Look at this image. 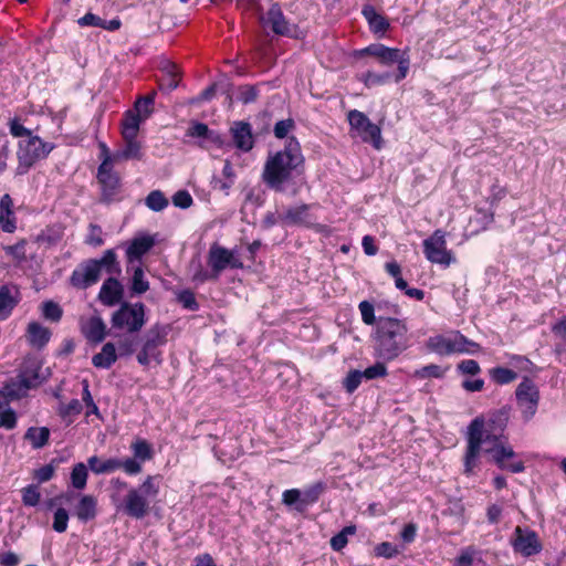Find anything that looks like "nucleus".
Here are the masks:
<instances>
[{"mask_svg":"<svg viewBox=\"0 0 566 566\" xmlns=\"http://www.w3.org/2000/svg\"><path fill=\"white\" fill-rule=\"evenodd\" d=\"M490 376L499 385H506L517 378V374L506 367H494L490 370Z\"/></svg>","mask_w":566,"mask_h":566,"instance_id":"43","label":"nucleus"},{"mask_svg":"<svg viewBox=\"0 0 566 566\" xmlns=\"http://www.w3.org/2000/svg\"><path fill=\"white\" fill-rule=\"evenodd\" d=\"M510 412L511 407L504 406L493 411L486 422L482 417H476L470 422L463 458L464 474L471 475L474 472L479 465L481 452L489 455V461L500 470L511 473H521L525 470L524 462L517 459L516 452L504 434Z\"/></svg>","mask_w":566,"mask_h":566,"instance_id":"1","label":"nucleus"},{"mask_svg":"<svg viewBox=\"0 0 566 566\" xmlns=\"http://www.w3.org/2000/svg\"><path fill=\"white\" fill-rule=\"evenodd\" d=\"M232 137L231 146H235L243 153L250 151L254 146V137L252 134L251 124L244 120L233 122L230 127Z\"/></svg>","mask_w":566,"mask_h":566,"instance_id":"18","label":"nucleus"},{"mask_svg":"<svg viewBox=\"0 0 566 566\" xmlns=\"http://www.w3.org/2000/svg\"><path fill=\"white\" fill-rule=\"evenodd\" d=\"M96 178L101 185L99 202L109 205L115 200V197L120 189V178L113 169V166L107 167L106 159L98 166Z\"/></svg>","mask_w":566,"mask_h":566,"instance_id":"14","label":"nucleus"},{"mask_svg":"<svg viewBox=\"0 0 566 566\" xmlns=\"http://www.w3.org/2000/svg\"><path fill=\"white\" fill-rule=\"evenodd\" d=\"M364 378L366 379H376L379 377H385L387 375V367L382 361H377L373 366H369L364 371Z\"/></svg>","mask_w":566,"mask_h":566,"instance_id":"62","label":"nucleus"},{"mask_svg":"<svg viewBox=\"0 0 566 566\" xmlns=\"http://www.w3.org/2000/svg\"><path fill=\"white\" fill-rule=\"evenodd\" d=\"M83 392H82V399L84 403L87 406L88 410L86 411V416L90 415H96L99 416L98 407L95 405L93 397L91 395V391L88 389V382L87 380L83 381Z\"/></svg>","mask_w":566,"mask_h":566,"instance_id":"60","label":"nucleus"},{"mask_svg":"<svg viewBox=\"0 0 566 566\" xmlns=\"http://www.w3.org/2000/svg\"><path fill=\"white\" fill-rule=\"evenodd\" d=\"M39 369L38 366L22 367L19 374L8 379L0 389V400L10 405L11 401L25 397L30 389L41 384Z\"/></svg>","mask_w":566,"mask_h":566,"instance_id":"6","label":"nucleus"},{"mask_svg":"<svg viewBox=\"0 0 566 566\" xmlns=\"http://www.w3.org/2000/svg\"><path fill=\"white\" fill-rule=\"evenodd\" d=\"M350 132L358 136L361 142L371 144L377 150L381 149L384 140L381 128L371 123L366 114L358 109H352L347 113Z\"/></svg>","mask_w":566,"mask_h":566,"instance_id":"9","label":"nucleus"},{"mask_svg":"<svg viewBox=\"0 0 566 566\" xmlns=\"http://www.w3.org/2000/svg\"><path fill=\"white\" fill-rule=\"evenodd\" d=\"M364 378L363 371L359 370H350L346 378L344 379V388L348 394H353L360 385L361 379Z\"/></svg>","mask_w":566,"mask_h":566,"instance_id":"53","label":"nucleus"},{"mask_svg":"<svg viewBox=\"0 0 566 566\" xmlns=\"http://www.w3.org/2000/svg\"><path fill=\"white\" fill-rule=\"evenodd\" d=\"M125 140V147L117 151L115 155H114V158L116 159H125V160H129V159H142L143 157V153H142V146H140V143L137 142L136 137H132V138H124Z\"/></svg>","mask_w":566,"mask_h":566,"instance_id":"35","label":"nucleus"},{"mask_svg":"<svg viewBox=\"0 0 566 566\" xmlns=\"http://www.w3.org/2000/svg\"><path fill=\"white\" fill-rule=\"evenodd\" d=\"M124 296L122 283L114 276L106 279L99 290L98 300L105 306H115Z\"/></svg>","mask_w":566,"mask_h":566,"instance_id":"19","label":"nucleus"},{"mask_svg":"<svg viewBox=\"0 0 566 566\" xmlns=\"http://www.w3.org/2000/svg\"><path fill=\"white\" fill-rule=\"evenodd\" d=\"M222 175L227 179V181H223V180L214 177L212 180L213 188L222 190V191H228L231 188V186L233 185L234 177H235L234 169L229 159H227L224 161Z\"/></svg>","mask_w":566,"mask_h":566,"instance_id":"39","label":"nucleus"},{"mask_svg":"<svg viewBox=\"0 0 566 566\" xmlns=\"http://www.w3.org/2000/svg\"><path fill=\"white\" fill-rule=\"evenodd\" d=\"M363 15L367 20L371 32L385 33L388 30V20L382 14L378 13L373 6L364 7Z\"/></svg>","mask_w":566,"mask_h":566,"instance_id":"29","label":"nucleus"},{"mask_svg":"<svg viewBox=\"0 0 566 566\" xmlns=\"http://www.w3.org/2000/svg\"><path fill=\"white\" fill-rule=\"evenodd\" d=\"M54 145L42 140L39 136H30L19 143L18 159L20 166L31 168L36 161L48 157Z\"/></svg>","mask_w":566,"mask_h":566,"instance_id":"10","label":"nucleus"},{"mask_svg":"<svg viewBox=\"0 0 566 566\" xmlns=\"http://www.w3.org/2000/svg\"><path fill=\"white\" fill-rule=\"evenodd\" d=\"M375 340L376 356L385 361L394 360L409 347L406 322L394 317L379 316Z\"/></svg>","mask_w":566,"mask_h":566,"instance_id":"3","label":"nucleus"},{"mask_svg":"<svg viewBox=\"0 0 566 566\" xmlns=\"http://www.w3.org/2000/svg\"><path fill=\"white\" fill-rule=\"evenodd\" d=\"M10 134L13 137H30L32 135L31 130L24 127L18 118H13L9 122Z\"/></svg>","mask_w":566,"mask_h":566,"instance_id":"64","label":"nucleus"},{"mask_svg":"<svg viewBox=\"0 0 566 566\" xmlns=\"http://www.w3.org/2000/svg\"><path fill=\"white\" fill-rule=\"evenodd\" d=\"M358 307L361 314V319L366 325H377V319L375 317V307L370 302L361 301Z\"/></svg>","mask_w":566,"mask_h":566,"instance_id":"56","label":"nucleus"},{"mask_svg":"<svg viewBox=\"0 0 566 566\" xmlns=\"http://www.w3.org/2000/svg\"><path fill=\"white\" fill-rule=\"evenodd\" d=\"M515 396L517 405L521 408L523 419L525 421L531 420L536 413L539 401V391L534 381L528 377H525L517 386Z\"/></svg>","mask_w":566,"mask_h":566,"instance_id":"12","label":"nucleus"},{"mask_svg":"<svg viewBox=\"0 0 566 566\" xmlns=\"http://www.w3.org/2000/svg\"><path fill=\"white\" fill-rule=\"evenodd\" d=\"M117 345L119 356H130L136 348V338L133 334L124 335L118 339Z\"/></svg>","mask_w":566,"mask_h":566,"instance_id":"49","label":"nucleus"},{"mask_svg":"<svg viewBox=\"0 0 566 566\" xmlns=\"http://www.w3.org/2000/svg\"><path fill=\"white\" fill-rule=\"evenodd\" d=\"M146 324V306L142 302H123L112 314V329L125 331L127 334L138 333Z\"/></svg>","mask_w":566,"mask_h":566,"instance_id":"7","label":"nucleus"},{"mask_svg":"<svg viewBox=\"0 0 566 566\" xmlns=\"http://www.w3.org/2000/svg\"><path fill=\"white\" fill-rule=\"evenodd\" d=\"M359 56L365 54L376 56L381 64L390 65L394 63L398 64V71L394 76V81L399 83L403 78H406L409 67H410V57L408 54V49L400 50L388 48L382 44H370L369 46L357 51L356 53Z\"/></svg>","mask_w":566,"mask_h":566,"instance_id":"8","label":"nucleus"},{"mask_svg":"<svg viewBox=\"0 0 566 566\" xmlns=\"http://www.w3.org/2000/svg\"><path fill=\"white\" fill-rule=\"evenodd\" d=\"M356 533V526L355 525H348L345 526L339 533L334 535L331 538V547L335 552H340L348 543V535H354Z\"/></svg>","mask_w":566,"mask_h":566,"instance_id":"44","label":"nucleus"},{"mask_svg":"<svg viewBox=\"0 0 566 566\" xmlns=\"http://www.w3.org/2000/svg\"><path fill=\"white\" fill-rule=\"evenodd\" d=\"M52 336L48 327L42 326L39 322H30L27 328V338L29 344L38 349H42L50 342Z\"/></svg>","mask_w":566,"mask_h":566,"instance_id":"23","label":"nucleus"},{"mask_svg":"<svg viewBox=\"0 0 566 566\" xmlns=\"http://www.w3.org/2000/svg\"><path fill=\"white\" fill-rule=\"evenodd\" d=\"M444 373L446 369L441 368L439 365L430 364L416 370L415 375L419 378H442Z\"/></svg>","mask_w":566,"mask_h":566,"instance_id":"50","label":"nucleus"},{"mask_svg":"<svg viewBox=\"0 0 566 566\" xmlns=\"http://www.w3.org/2000/svg\"><path fill=\"white\" fill-rule=\"evenodd\" d=\"M310 206L301 205L297 207H292L286 210V212L281 217V220L286 224H310Z\"/></svg>","mask_w":566,"mask_h":566,"instance_id":"31","label":"nucleus"},{"mask_svg":"<svg viewBox=\"0 0 566 566\" xmlns=\"http://www.w3.org/2000/svg\"><path fill=\"white\" fill-rule=\"evenodd\" d=\"M156 244V239L150 234H142L134 237L127 249L126 258L129 264L135 261H140L142 256L145 255Z\"/></svg>","mask_w":566,"mask_h":566,"instance_id":"20","label":"nucleus"},{"mask_svg":"<svg viewBox=\"0 0 566 566\" xmlns=\"http://www.w3.org/2000/svg\"><path fill=\"white\" fill-rule=\"evenodd\" d=\"M130 450L133 452V458H126L125 460H134L140 467V471L143 470V463L145 461L151 460L154 457V452L151 446L148 441L144 439H136L130 444Z\"/></svg>","mask_w":566,"mask_h":566,"instance_id":"30","label":"nucleus"},{"mask_svg":"<svg viewBox=\"0 0 566 566\" xmlns=\"http://www.w3.org/2000/svg\"><path fill=\"white\" fill-rule=\"evenodd\" d=\"M41 494L34 484H30L22 490V502L27 506H36L40 502Z\"/></svg>","mask_w":566,"mask_h":566,"instance_id":"48","label":"nucleus"},{"mask_svg":"<svg viewBox=\"0 0 566 566\" xmlns=\"http://www.w3.org/2000/svg\"><path fill=\"white\" fill-rule=\"evenodd\" d=\"M77 23L80 25L98 27L108 32L117 31L120 27V20L118 18L105 20L94 13H86L77 20Z\"/></svg>","mask_w":566,"mask_h":566,"instance_id":"28","label":"nucleus"},{"mask_svg":"<svg viewBox=\"0 0 566 566\" xmlns=\"http://www.w3.org/2000/svg\"><path fill=\"white\" fill-rule=\"evenodd\" d=\"M160 475H147L138 488H130L122 503L124 513L133 518L142 520L149 512L148 499L159 494Z\"/></svg>","mask_w":566,"mask_h":566,"instance_id":"4","label":"nucleus"},{"mask_svg":"<svg viewBox=\"0 0 566 566\" xmlns=\"http://www.w3.org/2000/svg\"><path fill=\"white\" fill-rule=\"evenodd\" d=\"M42 315L45 319L56 323L62 318L63 310L57 303L45 301L42 304Z\"/></svg>","mask_w":566,"mask_h":566,"instance_id":"45","label":"nucleus"},{"mask_svg":"<svg viewBox=\"0 0 566 566\" xmlns=\"http://www.w3.org/2000/svg\"><path fill=\"white\" fill-rule=\"evenodd\" d=\"M145 205L148 209L155 212L163 211L169 205L168 199L165 197L164 192L160 190L150 191L145 198Z\"/></svg>","mask_w":566,"mask_h":566,"instance_id":"38","label":"nucleus"},{"mask_svg":"<svg viewBox=\"0 0 566 566\" xmlns=\"http://www.w3.org/2000/svg\"><path fill=\"white\" fill-rule=\"evenodd\" d=\"M177 302L188 311H198L199 303L196 300L195 293L191 290H182L177 294Z\"/></svg>","mask_w":566,"mask_h":566,"instance_id":"46","label":"nucleus"},{"mask_svg":"<svg viewBox=\"0 0 566 566\" xmlns=\"http://www.w3.org/2000/svg\"><path fill=\"white\" fill-rule=\"evenodd\" d=\"M92 260L97 264L99 274L102 273V270H105L109 275H118L122 272L119 262L117 261V255L113 249L106 250L101 259Z\"/></svg>","mask_w":566,"mask_h":566,"instance_id":"32","label":"nucleus"},{"mask_svg":"<svg viewBox=\"0 0 566 566\" xmlns=\"http://www.w3.org/2000/svg\"><path fill=\"white\" fill-rule=\"evenodd\" d=\"M50 439V429L46 427H30L24 440L29 441L33 449H41L48 444Z\"/></svg>","mask_w":566,"mask_h":566,"instance_id":"34","label":"nucleus"},{"mask_svg":"<svg viewBox=\"0 0 566 566\" xmlns=\"http://www.w3.org/2000/svg\"><path fill=\"white\" fill-rule=\"evenodd\" d=\"M232 262V252L218 244H212L208 254V264L212 270V276L219 277L229 263Z\"/></svg>","mask_w":566,"mask_h":566,"instance_id":"21","label":"nucleus"},{"mask_svg":"<svg viewBox=\"0 0 566 566\" xmlns=\"http://www.w3.org/2000/svg\"><path fill=\"white\" fill-rule=\"evenodd\" d=\"M74 513L76 517L83 523L94 520L97 515L96 499L90 494L81 495L80 501L75 506Z\"/></svg>","mask_w":566,"mask_h":566,"instance_id":"25","label":"nucleus"},{"mask_svg":"<svg viewBox=\"0 0 566 566\" xmlns=\"http://www.w3.org/2000/svg\"><path fill=\"white\" fill-rule=\"evenodd\" d=\"M294 126H295V123L292 118L279 120L274 125V129H273L274 136L279 139H283L287 136L290 130L294 128Z\"/></svg>","mask_w":566,"mask_h":566,"instance_id":"57","label":"nucleus"},{"mask_svg":"<svg viewBox=\"0 0 566 566\" xmlns=\"http://www.w3.org/2000/svg\"><path fill=\"white\" fill-rule=\"evenodd\" d=\"M0 227L4 232H14L17 226L13 211H0Z\"/></svg>","mask_w":566,"mask_h":566,"instance_id":"63","label":"nucleus"},{"mask_svg":"<svg viewBox=\"0 0 566 566\" xmlns=\"http://www.w3.org/2000/svg\"><path fill=\"white\" fill-rule=\"evenodd\" d=\"M514 536L512 545L516 553L525 557L541 553L543 546L535 531L516 526Z\"/></svg>","mask_w":566,"mask_h":566,"instance_id":"15","label":"nucleus"},{"mask_svg":"<svg viewBox=\"0 0 566 566\" xmlns=\"http://www.w3.org/2000/svg\"><path fill=\"white\" fill-rule=\"evenodd\" d=\"M459 373L475 376L481 371L479 363L474 359H464L457 365Z\"/></svg>","mask_w":566,"mask_h":566,"instance_id":"59","label":"nucleus"},{"mask_svg":"<svg viewBox=\"0 0 566 566\" xmlns=\"http://www.w3.org/2000/svg\"><path fill=\"white\" fill-rule=\"evenodd\" d=\"M259 90L254 85H240L238 87V99L243 104H250L256 101Z\"/></svg>","mask_w":566,"mask_h":566,"instance_id":"47","label":"nucleus"},{"mask_svg":"<svg viewBox=\"0 0 566 566\" xmlns=\"http://www.w3.org/2000/svg\"><path fill=\"white\" fill-rule=\"evenodd\" d=\"M427 346L440 356H449L453 354L452 337L438 335L428 339Z\"/></svg>","mask_w":566,"mask_h":566,"instance_id":"36","label":"nucleus"},{"mask_svg":"<svg viewBox=\"0 0 566 566\" xmlns=\"http://www.w3.org/2000/svg\"><path fill=\"white\" fill-rule=\"evenodd\" d=\"M87 465L82 462L76 463L71 472V482L74 489L83 490L87 483Z\"/></svg>","mask_w":566,"mask_h":566,"instance_id":"41","label":"nucleus"},{"mask_svg":"<svg viewBox=\"0 0 566 566\" xmlns=\"http://www.w3.org/2000/svg\"><path fill=\"white\" fill-rule=\"evenodd\" d=\"M116 347L113 343H105L102 350L92 357V364L96 368L108 369L117 360Z\"/></svg>","mask_w":566,"mask_h":566,"instance_id":"27","label":"nucleus"},{"mask_svg":"<svg viewBox=\"0 0 566 566\" xmlns=\"http://www.w3.org/2000/svg\"><path fill=\"white\" fill-rule=\"evenodd\" d=\"M170 331L171 326L169 324L155 323L144 333L142 348L136 356L138 364L148 366L151 360L157 364L163 363L160 348L167 344Z\"/></svg>","mask_w":566,"mask_h":566,"instance_id":"5","label":"nucleus"},{"mask_svg":"<svg viewBox=\"0 0 566 566\" xmlns=\"http://www.w3.org/2000/svg\"><path fill=\"white\" fill-rule=\"evenodd\" d=\"M155 93L139 97L135 103V111L146 118L151 113L150 106L154 104Z\"/></svg>","mask_w":566,"mask_h":566,"instance_id":"55","label":"nucleus"},{"mask_svg":"<svg viewBox=\"0 0 566 566\" xmlns=\"http://www.w3.org/2000/svg\"><path fill=\"white\" fill-rule=\"evenodd\" d=\"M395 74L390 72L375 73L368 71L361 75V81L367 87L384 85L394 78Z\"/></svg>","mask_w":566,"mask_h":566,"instance_id":"42","label":"nucleus"},{"mask_svg":"<svg viewBox=\"0 0 566 566\" xmlns=\"http://www.w3.org/2000/svg\"><path fill=\"white\" fill-rule=\"evenodd\" d=\"M262 24L275 33V35H286L293 32L294 24L290 23L281 7L273 3L271 8L261 17Z\"/></svg>","mask_w":566,"mask_h":566,"instance_id":"17","label":"nucleus"},{"mask_svg":"<svg viewBox=\"0 0 566 566\" xmlns=\"http://www.w3.org/2000/svg\"><path fill=\"white\" fill-rule=\"evenodd\" d=\"M326 490V483L323 481L315 482L314 484L305 488L302 492V500L296 506L297 512H304L307 506L316 503L321 495Z\"/></svg>","mask_w":566,"mask_h":566,"instance_id":"26","label":"nucleus"},{"mask_svg":"<svg viewBox=\"0 0 566 566\" xmlns=\"http://www.w3.org/2000/svg\"><path fill=\"white\" fill-rule=\"evenodd\" d=\"M81 332L90 343L98 344L106 337L107 327L101 316H92L82 324Z\"/></svg>","mask_w":566,"mask_h":566,"instance_id":"22","label":"nucleus"},{"mask_svg":"<svg viewBox=\"0 0 566 566\" xmlns=\"http://www.w3.org/2000/svg\"><path fill=\"white\" fill-rule=\"evenodd\" d=\"M98 266L92 259L85 260L77 265L70 276V283L78 290H86L99 281Z\"/></svg>","mask_w":566,"mask_h":566,"instance_id":"16","label":"nucleus"},{"mask_svg":"<svg viewBox=\"0 0 566 566\" xmlns=\"http://www.w3.org/2000/svg\"><path fill=\"white\" fill-rule=\"evenodd\" d=\"M67 522H69V513L65 509L59 507L54 512L53 517V530L57 533H64L67 528Z\"/></svg>","mask_w":566,"mask_h":566,"instance_id":"54","label":"nucleus"},{"mask_svg":"<svg viewBox=\"0 0 566 566\" xmlns=\"http://www.w3.org/2000/svg\"><path fill=\"white\" fill-rule=\"evenodd\" d=\"M82 409L81 401L78 399H72L69 403L60 406L59 415L61 418L66 419L80 415Z\"/></svg>","mask_w":566,"mask_h":566,"instance_id":"51","label":"nucleus"},{"mask_svg":"<svg viewBox=\"0 0 566 566\" xmlns=\"http://www.w3.org/2000/svg\"><path fill=\"white\" fill-rule=\"evenodd\" d=\"M88 469L95 474H107L122 469L128 475H137L140 473V467L134 460H120L118 458H109L101 460L97 455L87 459Z\"/></svg>","mask_w":566,"mask_h":566,"instance_id":"13","label":"nucleus"},{"mask_svg":"<svg viewBox=\"0 0 566 566\" xmlns=\"http://www.w3.org/2000/svg\"><path fill=\"white\" fill-rule=\"evenodd\" d=\"M17 413L9 403L0 400V428L12 430L17 426Z\"/></svg>","mask_w":566,"mask_h":566,"instance_id":"40","label":"nucleus"},{"mask_svg":"<svg viewBox=\"0 0 566 566\" xmlns=\"http://www.w3.org/2000/svg\"><path fill=\"white\" fill-rule=\"evenodd\" d=\"M375 554L379 557L392 558L399 554V549L389 542H382L375 547Z\"/></svg>","mask_w":566,"mask_h":566,"instance_id":"58","label":"nucleus"},{"mask_svg":"<svg viewBox=\"0 0 566 566\" xmlns=\"http://www.w3.org/2000/svg\"><path fill=\"white\" fill-rule=\"evenodd\" d=\"M304 157L298 140L292 136L287 138L282 150L270 155L264 164L262 180L272 190L283 192L285 184L290 181L294 172L303 167Z\"/></svg>","mask_w":566,"mask_h":566,"instance_id":"2","label":"nucleus"},{"mask_svg":"<svg viewBox=\"0 0 566 566\" xmlns=\"http://www.w3.org/2000/svg\"><path fill=\"white\" fill-rule=\"evenodd\" d=\"M143 117L136 111H127L122 120V136L123 138L137 137L139 125Z\"/></svg>","mask_w":566,"mask_h":566,"instance_id":"33","label":"nucleus"},{"mask_svg":"<svg viewBox=\"0 0 566 566\" xmlns=\"http://www.w3.org/2000/svg\"><path fill=\"white\" fill-rule=\"evenodd\" d=\"M190 266H197L198 271H195L192 274V281L197 284L203 283L209 280H218L217 276H212V271L208 272L203 270L202 264L199 259H193L190 263Z\"/></svg>","mask_w":566,"mask_h":566,"instance_id":"52","label":"nucleus"},{"mask_svg":"<svg viewBox=\"0 0 566 566\" xmlns=\"http://www.w3.org/2000/svg\"><path fill=\"white\" fill-rule=\"evenodd\" d=\"M423 253L430 262L443 266H449L454 261L452 252L447 250L446 234L440 229L423 241Z\"/></svg>","mask_w":566,"mask_h":566,"instance_id":"11","label":"nucleus"},{"mask_svg":"<svg viewBox=\"0 0 566 566\" xmlns=\"http://www.w3.org/2000/svg\"><path fill=\"white\" fill-rule=\"evenodd\" d=\"M172 203L175 207L187 209L192 206L193 199L187 190H178L172 196Z\"/></svg>","mask_w":566,"mask_h":566,"instance_id":"61","label":"nucleus"},{"mask_svg":"<svg viewBox=\"0 0 566 566\" xmlns=\"http://www.w3.org/2000/svg\"><path fill=\"white\" fill-rule=\"evenodd\" d=\"M149 290V282L145 277L144 270L140 265L134 268L130 277L129 291L132 295H140Z\"/></svg>","mask_w":566,"mask_h":566,"instance_id":"37","label":"nucleus"},{"mask_svg":"<svg viewBox=\"0 0 566 566\" xmlns=\"http://www.w3.org/2000/svg\"><path fill=\"white\" fill-rule=\"evenodd\" d=\"M18 303V289L15 286L2 285L0 287V318H7Z\"/></svg>","mask_w":566,"mask_h":566,"instance_id":"24","label":"nucleus"}]
</instances>
